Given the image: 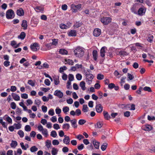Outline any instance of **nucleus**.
Returning <instances> with one entry per match:
<instances>
[{
	"label": "nucleus",
	"mask_w": 155,
	"mask_h": 155,
	"mask_svg": "<svg viewBox=\"0 0 155 155\" xmlns=\"http://www.w3.org/2000/svg\"><path fill=\"white\" fill-rule=\"evenodd\" d=\"M75 55L78 58H81L84 54V51L82 48L78 47L74 51Z\"/></svg>",
	"instance_id": "obj_1"
},
{
	"label": "nucleus",
	"mask_w": 155,
	"mask_h": 155,
	"mask_svg": "<svg viewBox=\"0 0 155 155\" xmlns=\"http://www.w3.org/2000/svg\"><path fill=\"white\" fill-rule=\"evenodd\" d=\"M6 16L8 19H12L14 18L15 14L13 11L11 9L8 10L6 12Z\"/></svg>",
	"instance_id": "obj_2"
},
{
	"label": "nucleus",
	"mask_w": 155,
	"mask_h": 155,
	"mask_svg": "<svg viewBox=\"0 0 155 155\" xmlns=\"http://www.w3.org/2000/svg\"><path fill=\"white\" fill-rule=\"evenodd\" d=\"M81 5L80 4L77 5H75L74 4H71V9L72 12H76L78 10H79L81 8Z\"/></svg>",
	"instance_id": "obj_3"
},
{
	"label": "nucleus",
	"mask_w": 155,
	"mask_h": 155,
	"mask_svg": "<svg viewBox=\"0 0 155 155\" xmlns=\"http://www.w3.org/2000/svg\"><path fill=\"white\" fill-rule=\"evenodd\" d=\"M111 21V19L109 17H103L101 19V21L104 25H107Z\"/></svg>",
	"instance_id": "obj_4"
},
{
	"label": "nucleus",
	"mask_w": 155,
	"mask_h": 155,
	"mask_svg": "<svg viewBox=\"0 0 155 155\" xmlns=\"http://www.w3.org/2000/svg\"><path fill=\"white\" fill-rule=\"evenodd\" d=\"M54 94L59 98H62L63 96V93L61 91L58 90L54 92Z\"/></svg>",
	"instance_id": "obj_5"
},
{
	"label": "nucleus",
	"mask_w": 155,
	"mask_h": 155,
	"mask_svg": "<svg viewBox=\"0 0 155 155\" xmlns=\"http://www.w3.org/2000/svg\"><path fill=\"white\" fill-rule=\"evenodd\" d=\"M146 10V8L144 7L140 8L138 10L137 15L140 16H142L144 15Z\"/></svg>",
	"instance_id": "obj_6"
},
{
	"label": "nucleus",
	"mask_w": 155,
	"mask_h": 155,
	"mask_svg": "<svg viewBox=\"0 0 155 155\" xmlns=\"http://www.w3.org/2000/svg\"><path fill=\"white\" fill-rule=\"evenodd\" d=\"M39 45L38 43L35 42L32 45H31L30 46V48L33 51H36L37 50V47H39Z\"/></svg>",
	"instance_id": "obj_7"
},
{
	"label": "nucleus",
	"mask_w": 155,
	"mask_h": 155,
	"mask_svg": "<svg viewBox=\"0 0 155 155\" xmlns=\"http://www.w3.org/2000/svg\"><path fill=\"white\" fill-rule=\"evenodd\" d=\"M101 33V30L98 28L95 29L93 32V35L95 36L98 37Z\"/></svg>",
	"instance_id": "obj_8"
},
{
	"label": "nucleus",
	"mask_w": 155,
	"mask_h": 155,
	"mask_svg": "<svg viewBox=\"0 0 155 155\" xmlns=\"http://www.w3.org/2000/svg\"><path fill=\"white\" fill-rule=\"evenodd\" d=\"M103 107L101 104H97L96 106L97 112L98 113H101L103 110Z\"/></svg>",
	"instance_id": "obj_9"
},
{
	"label": "nucleus",
	"mask_w": 155,
	"mask_h": 155,
	"mask_svg": "<svg viewBox=\"0 0 155 155\" xmlns=\"http://www.w3.org/2000/svg\"><path fill=\"white\" fill-rule=\"evenodd\" d=\"M70 122L71 123L72 126L74 128H76L77 127L78 125L77 124V120L75 119H74L73 120H71Z\"/></svg>",
	"instance_id": "obj_10"
},
{
	"label": "nucleus",
	"mask_w": 155,
	"mask_h": 155,
	"mask_svg": "<svg viewBox=\"0 0 155 155\" xmlns=\"http://www.w3.org/2000/svg\"><path fill=\"white\" fill-rule=\"evenodd\" d=\"M17 15L19 16H23L24 15V12L23 10L21 8L18 9L16 12Z\"/></svg>",
	"instance_id": "obj_11"
},
{
	"label": "nucleus",
	"mask_w": 155,
	"mask_h": 155,
	"mask_svg": "<svg viewBox=\"0 0 155 155\" xmlns=\"http://www.w3.org/2000/svg\"><path fill=\"white\" fill-rule=\"evenodd\" d=\"M68 35L70 37L75 36L76 35V31L75 30H71L68 33Z\"/></svg>",
	"instance_id": "obj_12"
},
{
	"label": "nucleus",
	"mask_w": 155,
	"mask_h": 155,
	"mask_svg": "<svg viewBox=\"0 0 155 155\" xmlns=\"http://www.w3.org/2000/svg\"><path fill=\"white\" fill-rule=\"evenodd\" d=\"M64 137L65 138L63 140V143L66 144H69L70 140L69 137L66 135H64Z\"/></svg>",
	"instance_id": "obj_13"
},
{
	"label": "nucleus",
	"mask_w": 155,
	"mask_h": 155,
	"mask_svg": "<svg viewBox=\"0 0 155 155\" xmlns=\"http://www.w3.org/2000/svg\"><path fill=\"white\" fill-rule=\"evenodd\" d=\"M38 23V21L36 19H32L31 21V25L32 27H36Z\"/></svg>",
	"instance_id": "obj_14"
},
{
	"label": "nucleus",
	"mask_w": 155,
	"mask_h": 155,
	"mask_svg": "<svg viewBox=\"0 0 155 155\" xmlns=\"http://www.w3.org/2000/svg\"><path fill=\"white\" fill-rule=\"evenodd\" d=\"M12 95L14 100L16 101H18L20 100V97L18 94L14 93H12Z\"/></svg>",
	"instance_id": "obj_15"
},
{
	"label": "nucleus",
	"mask_w": 155,
	"mask_h": 155,
	"mask_svg": "<svg viewBox=\"0 0 155 155\" xmlns=\"http://www.w3.org/2000/svg\"><path fill=\"white\" fill-rule=\"evenodd\" d=\"M106 48V47L104 46L102 47L100 51L101 56L102 57H104L105 56V49Z\"/></svg>",
	"instance_id": "obj_16"
},
{
	"label": "nucleus",
	"mask_w": 155,
	"mask_h": 155,
	"mask_svg": "<svg viewBox=\"0 0 155 155\" xmlns=\"http://www.w3.org/2000/svg\"><path fill=\"white\" fill-rule=\"evenodd\" d=\"M21 26L23 28V29L25 30L27 28V22L25 20H23L22 21V23Z\"/></svg>",
	"instance_id": "obj_17"
},
{
	"label": "nucleus",
	"mask_w": 155,
	"mask_h": 155,
	"mask_svg": "<svg viewBox=\"0 0 155 155\" xmlns=\"http://www.w3.org/2000/svg\"><path fill=\"white\" fill-rule=\"evenodd\" d=\"M152 129L153 127L149 124L145 125L144 127V130H145L150 131L152 130Z\"/></svg>",
	"instance_id": "obj_18"
},
{
	"label": "nucleus",
	"mask_w": 155,
	"mask_h": 155,
	"mask_svg": "<svg viewBox=\"0 0 155 155\" xmlns=\"http://www.w3.org/2000/svg\"><path fill=\"white\" fill-rule=\"evenodd\" d=\"M80 86L83 91H85L86 88L85 87V83L84 81H81L80 84Z\"/></svg>",
	"instance_id": "obj_19"
},
{
	"label": "nucleus",
	"mask_w": 155,
	"mask_h": 155,
	"mask_svg": "<svg viewBox=\"0 0 155 155\" xmlns=\"http://www.w3.org/2000/svg\"><path fill=\"white\" fill-rule=\"evenodd\" d=\"M54 82L55 85H58L59 84L60 81L58 76H56L54 78Z\"/></svg>",
	"instance_id": "obj_20"
},
{
	"label": "nucleus",
	"mask_w": 155,
	"mask_h": 155,
	"mask_svg": "<svg viewBox=\"0 0 155 155\" xmlns=\"http://www.w3.org/2000/svg\"><path fill=\"white\" fill-rule=\"evenodd\" d=\"M35 9L36 12H39L43 11L44 8L43 7L41 6H37L35 8Z\"/></svg>",
	"instance_id": "obj_21"
},
{
	"label": "nucleus",
	"mask_w": 155,
	"mask_h": 155,
	"mask_svg": "<svg viewBox=\"0 0 155 155\" xmlns=\"http://www.w3.org/2000/svg\"><path fill=\"white\" fill-rule=\"evenodd\" d=\"M104 118L107 120H109L110 118V116L107 111H104L103 112Z\"/></svg>",
	"instance_id": "obj_22"
},
{
	"label": "nucleus",
	"mask_w": 155,
	"mask_h": 155,
	"mask_svg": "<svg viewBox=\"0 0 155 155\" xmlns=\"http://www.w3.org/2000/svg\"><path fill=\"white\" fill-rule=\"evenodd\" d=\"M93 143L96 149H98L99 146V142L94 140L93 141Z\"/></svg>",
	"instance_id": "obj_23"
},
{
	"label": "nucleus",
	"mask_w": 155,
	"mask_h": 155,
	"mask_svg": "<svg viewBox=\"0 0 155 155\" xmlns=\"http://www.w3.org/2000/svg\"><path fill=\"white\" fill-rule=\"evenodd\" d=\"M70 126L69 124L66 123L64 124L62 126V128L67 131L70 128Z\"/></svg>",
	"instance_id": "obj_24"
},
{
	"label": "nucleus",
	"mask_w": 155,
	"mask_h": 155,
	"mask_svg": "<svg viewBox=\"0 0 155 155\" xmlns=\"http://www.w3.org/2000/svg\"><path fill=\"white\" fill-rule=\"evenodd\" d=\"M85 76L86 79H90L92 80L93 78V75L91 74H86Z\"/></svg>",
	"instance_id": "obj_25"
},
{
	"label": "nucleus",
	"mask_w": 155,
	"mask_h": 155,
	"mask_svg": "<svg viewBox=\"0 0 155 155\" xmlns=\"http://www.w3.org/2000/svg\"><path fill=\"white\" fill-rule=\"evenodd\" d=\"M60 54L62 55H66L68 54V51L64 49H61L59 51Z\"/></svg>",
	"instance_id": "obj_26"
},
{
	"label": "nucleus",
	"mask_w": 155,
	"mask_h": 155,
	"mask_svg": "<svg viewBox=\"0 0 155 155\" xmlns=\"http://www.w3.org/2000/svg\"><path fill=\"white\" fill-rule=\"evenodd\" d=\"M93 56L94 59L95 61H96L97 59V51L96 50H94L93 51Z\"/></svg>",
	"instance_id": "obj_27"
},
{
	"label": "nucleus",
	"mask_w": 155,
	"mask_h": 155,
	"mask_svg": "<svg viewBox=\"0 0 155 155\" xmlns=\"http://www.w3.org/2000/svg\"><path fill=\"white\" fill-rule=\"evenodd\" d=\"M17 142L16 141L12 140L10 144V145L12 147L15 148L17 145Z\"/></svg>",
	"instance_id": "obj_28"
},
{
	"label": "nucleus",
	"mask_w": 155,
	"mask_h": 155,
	"mask_svg": "<svg viewBox=\"0 0 155 155\" xmlns=\"http://www.w3.org/2000/svg\"><path fill=\"white\" fill-rule=\"evenodd\" d=\"M25 36V33L24 32H21L20 35L18 36V38L22 40H23L24 39Z\"/></svg>",
	"instance_id": "obj_29"
},
{
	"label": "nucleus",
	"mask_w": 155,
	"mask_h": 155,
	"mask_svg": "<svg viewBox=\"0 0 155 155\" xmlns=\"http://www.w3.org/2000/svg\"><path fill=\"white\" fill-rule=\"evenodd\" d=\"M153 36L152 35H149L147 39V41L151 43L153 41Z\"/></svg>",
	"instance_id": "obj_30"
},
{
	"label": "nucleus",
	"mask_w": 155,
	"mask_h": 155,
	"mask_svg": "<svg viewBox=\"0 0 155 155\" xmlns=\"http://www.w3.org/2000/svg\"><path fill=\"white\" fill-rule=\"evenodd\" d=\"M41 132L42 134L45 137H47L48 136V132L47 129H44Z\"/></svg>",
	"instance_id": "obj_31"
},
{
	"label": "nucleus",
	"mask_w": 155,
	"mask_h": 155,
	"mask_svg": "<svg viewBox=\"0 0 155 155\" xmlns=\"http://www.w3.org/2000/svg\"><path fill=\"white\" fill-rule=\"evenodd\" d=\"M69 108L68 107L65 106L63 107L62 110L64 113L65 114H67V113L69 111Z\"/></svg>",
	"instance_id": "obj_32"
},
{
	"label": "nucleus",
	"mask_w": 155,
	"mask_h": 155,
	"mask_svg": "<svg viewBox=\"0 0 155 155\" xmlns=\"http://www.w3.org/2000/svg\"><path fill=\"white\" fill-rule=\"evenodd\" d=\"M102 126V122H97L96 124L95 125V128H101Z\"/></svg>",
	"instance_id": "obj_33"
},
{
	"label": "nucleus",
	"mask_w": 155,
	"mask_h": 155,
	"mask_svg": "<svg viewBox=\"0 0 155 155\" xmlns=\"http://www.w3.org/2000/svg\"><path fill=\"white\" fill-rule=\"evenodd\" d=\"M118 54L121 56H125L128 55L126 52L124 51H121L119 52Z\"/></svg>",
	"instance_id": "obj_34"
},
{
	"label": "nucleus",
	"mask_w": 155,
	"mask_h": 155,
	"mask_svg": "<svg viewBox=\"0 0 155 155\" xmlns=\"http://www.w3.org/2000/svg\"><path fill=\"white\" fill-rule=\"evenodd\" d=\"M38 150V148L35 146H34L30 148V150L31 152H34Z\"/></svg>",
	"instance_id": "obj_35"
},
{
	"label": "nucleus",
	"mask_w": 155,
	"mask_h": 155,
	"mask_svg": "<svg viewBox=\"0 0 155 155\" xmlns=\"http://www.w3.org/2000/svg\"><path fill=\"white\" fill-rule=\"evenodd\" d=\"M107 146V144L106 143H104L101 146V148L102 151L105 150L106 149Z\"/></svg>",
	"instance_id": "obj_36"
},
{
	"label": "nucleus",
	"mask_w": 155,
	"mask_h": 155,
	"mask_svg": "<svg viewBox=\"0 0 155 155\" xmlns=\"http://www.w3.org/2000/svg\"><path fill=\"white\" fill-rule=\"evenodd\" d=\"M22 153V151L20 148H18L17 152L15 151V155H21Z\"/></svg>",
	"instance_id": "obj_37"
},
{
	"label": "nucleus",
	"mask_w": 155,
	"mask_h": 155,
	"mask_svg": "<svg viewBox=\"0 0 155 155\" xmlns=\"http://www.w3.org/2000/svg\"><path fill=\"white\" fill-rule=\"evenodd\" d=\"M104 75L101 74H98L97 76V78L99 80H101L104 78Z\"/></svg>",
	"instance_id": "obj_38"
},
{
	"label": "nucleus",
	"mask_w": 155,
	"mask_h": 155,
	"mask_svg": "<svg viewBox=\"0 0 155 155\" xmlns=\"http://www.w3.org/2000/svg\"><path fill=\"white\" fill-rule=\"evenodd\" d=\"M58 152L57 150L54 147H53L52 148L51 150V154L52 155H56Z\"/></svg>",
	"instance_id": "obj_39"
},
{
	"label": "nucleus",
	"mask_w": 155,
	"mask_h": 155,
	"mask_svg": "<svg viewBox=\"0 0 155 155\" xmlns=\"http://www.w3.org/2000/svg\"><path fill=\"white\" fill-rule=\"evenodd\" d=\"M14 126H15V128L16 129H18L21 128V125L19 123L15 124H14Z\"/></svg>",
	"instance_id": "obj_40"
},
{
	"label": "nucleus",
	"mask_w": 155,
	"mask_h": 155,
	"mask_svg": "<svg viewBox=\"0 0 155 155\" xmlns=\"http://www.w3.org/2000/svg\"><path fill=\"white\" fill-rule=\"evenodd\" d=\"M51 145V141L50 140H47L46 143V146L48 148H49Z\"/></svg>",
	"instance_id": "obj_41"
},
{
	"label": "nucleus",
	"mask_w": 155,
	"mask_h": 155,
	"mask_svg": "<svg viewBox=\"0 0 155 155\" xmlns=\"http://www.w3.org/2000/svg\"><path fill=\"white\" fill-rule=\"evenodd\" d=\"M51 136L53 137H56L57 134L56 131L55 130H52L51 133Z\"/></svg>",
	"instance_id": "obj_42"
},
{
	"label": "nucleus",
	"mask_w": 155,
	"mask_h": 155,
	"mask_svg": "<svg viewBox=\"0 0 155 155\" xmlns=\"http://www.w3.org/2000/svg\"><path fill=\"white\" fill-rule=\"evenodd\" d=\"M88 109L87 105H84L83 106L82 110L84 112H87Z\"/></svg>",
	"instance_id": "obj_43"
},
{
	"label": "nucleus",
	"mask_w": 155,
	"mask_h": 155,
	"mask_svg": "<svg viewBox=\"0 0 155 155\" xmlns=\"http://www.w3.org/2000/svg\"><path fill=\"white\" fill-rule=\"evenodd\" d=\"M16 113L17 114L19 115L21 114L22 113V110L21 109L18 107H17V109L16 110Z\"/></svg>",
	"instance_id": "obj_44"
},
{
	"label": "nucleus",
	"mask_w": 155,
	"mask_h": 155,
	"mask_svg": "<svg viewBox=\"0 0 155 155\" xmlns=\"http://www.w3.org/2000/svg\"><path fill=\"white\" fill-rule=\"evenodd\" d=\"M18 134L19 135L20 137L21 138L23 137L24 136V133L22 130H19Z\"/></svg>",
	"instance_id": "obj_45"
},
{
	"label": "nucleus",
	"mask_w": 155,
	"mask_h": 155,
	"mask_svg": "<svg viewBox=\"0 0 155 155\" xmlns=\"http://www.w3.org/2000/svg\"><path fill=\"white\" fill-rule=\"evenodd\" d=\"M28 83L32 87L34 86L35 84V83L31 80H28Z\"/></svg>",
	"instance_id": "obj_46"
},
{
	"label": "nucleus",
	"mask_w": 155,
	"mask_h": 155,
	"mask_svg": "<svg viewBox=\"0 0 155 155\" xmlns=\"http://www.w3.org/2000/svg\"><path fill=\"white\" fill-rule=\"evenodd\" d=\"M60 27L62 29H67L68 28L66 25L62 23L60 25Z\"/></svg>",
	"instance_id": "obj_47"
},
{
	"label": "nucleus",
	"mask_w": 155,
	"mask_h": 155,
	"mask_svg": "<svg viewBox=\"0 0 155 155\" xmlns=\"http://www.w3.org/2000/svg\"><path fill=\"white\" fill-rule=\"evenodd\" d=\"M67 68L65 66L61 67L60 68V72L62 73L64 72V70H66L67 69Z\"/></svg>",
	"instance_id": "obj_48"
},
{
	"label": "nucleus",
	"mask_w": 155,
	"mask_h": 155,
	"mask_svg": "<svg viewBox=\"0 0 155 155\" xmlns=\"http://www.w3.org/2000/svg\"><path fill=\"white\" fill-rule=\"evenodd\" d=\"M48 114L49 115L53 116L54 114V110L52 108L50 109L48 111Z\"/></svg>",
	"instance_id": "obj_49"
},
{
	"label": "nucleus",
	"mask_w": 155,
	"mask_h": 155,
	"mask_svg": "<svg viewBox=\"0 0 155 155\" xmlns=\"http://www.w3.org/2000/svg\"><path fill=\"white\" fill-rule=\"evenodd\" d=\"M86 122V121L84 119H80L78 123L80 125H82Z\"/></svg>",
	"instance_id": "obj_50"
},
{
	"label": "nucleus",
	"mask_w": 155,
	"mask_h": 155,
	"mask_svg": "<svg viewBox=\"0 0 155 155\" xmlns=\"http://www.w3.org/2000/svg\"><path fill=\"white\" fill-rule=\"evenodd\" d=\"M66 61L69 65H73L74 64L73 61L72 60L69 59L66 60Z\"/></svg>",
	"instance_id": "obj_51"
},
{
	"label": "nucleus",
	"mask_w": 155,
	"mask_h": 155,
	"mask_svg": "<svg viewBox=\"0 0 155 155\" xmlns=\"http://www.w3.org/2000/svg\"><path fill=\"white\" fill-rule=\"evenodd\" d=\"M143 89L144 91H147L149 92H151L152 91L150 87H145Z\"/></svg>",
	"instance_id": "obj_52"
},
{
	"label": "nucleus",
	"mask_w": 155,
	"mask_h": 155,
	"mask_svg": "<svg viewBox=\"0 0 155 155\" xmlns=\"http://www.w3.org/2000/svg\"><path fill=\"white\" fill-rule=\"evenodd\" d=\"M81 24L78 22H76L74 25V28H79L81 25Z\"/></svg>",
	"instance_id": "obj_53"
},
{
	"label": "nucleus",
	"mask_w": 155,
	"mask_h": 155,
	"mask_svg": "<svg viewBox=\"0 0 155 155\" xmlns=\"http://www.w3.org/2000/svg\"><path fill=\"white\" fill-rule=\"evenodd\" d=\"M25 129L26 131L28 132L30 131L31 130V128L29 125H26L25 127Z\"/></svg>",
	"instance_id": "obj_54"
},
{
	"label": "nucleus",
	"mask_w": 155,
	"mask_h": 155,
	"mask_svg": "<svg viewBox=\"0 0 155 155\" xmlns=\"http://www.w3.org/2000/svg\"><path fill=\"white\" fill-rule=\"evenodd\" d=\"M74 75L71 74H69L68 75V79L69 81H72L74 80Z\"/></svg>",
	"instance_id": "obj_55"
},
{
	"label": "nucleus",
	"mask_w": 155,
	"mask_h": 155,
	"mask_svg": "<svg viewBox=\"0 0 155 155\" xmlns=\"http://www.w3.org/2000/svg\"><path fill=\"white\" fill-rule=\"evenodd\" d=\"M82 75L80 74H78L76 75V78L78 81L81 80L82 79Z\"/></svg>",
	"instance_id": "obj_56"
},
{
	"label": "nucleus",
	"mask_w": 155,
	"mask_h": 155,
	"mask_svg": "<svg viewBox=\"0 0 155 155\" xmlns=\"http://www.w3.org/2000/svg\"><path fill=\"white\" fill-rule=\"evenodd\" d=\"M45 84L47 86H49L50 85L51 82L48 79H46L45 80Z\"/></svg>",
	"instance_id": "obj_57"
},
{
	"label": "nucleus",
	"mask_w": 155,
	"mask_h": 155,
	"mask_svg": "<svg viewBox=\"0 0 155 155\" xmlns=\"http://www.w3.org/2000/svg\"><path fill=\"white\" fill-rule=\"evenodd\" d=\"M11 107L13 109H15L16 107V104L14 102H12L11 104Z\"/></svg>",
	"instance_id": "obj_58"
},
{
	"label": "nucleus",
	"mask_w": 155,
	"mask_h": 155,
	"mask_svg": "<svg viewBox=\"0 0 155 155\" xmlns=\"http://www.w3.org/2000/svg\"><path fill=\"white\" fill-rule=\"evenodd\" d=\"M52 144L54 145H58L59 144V142L57 140H54L52 142Z\"/></svg>",
	"instance_id": "obj_59"
},
{
	"label": "nucleus",
	"mask_w": 155,
	"mask_h": 155,
	"mask_svg": "<svg viewBox=\"0 0 155 155\" xmlns=\"http://www.w3.org/2000/svg\"><path fill=\"white\" fill-rule=\"evenodd\" d=\"M61 110L58 107H57L55 109V112L57 114H59L61 112Z\"/></svg>",
	"instance_id": "obj_60"
},
{
	"label": "nucleus",
	"mask_w": 155,
	"mask_h": 155,
	"mask_svg": "<svg viewBox=\"0 0 155 155\" xmlns=\"http://www.w3.org/2000/svg\"><path fill=\"white\" fill-rule=\"evenodd\" d=\"M76 115L77 116H79L81 114V111L80 109H77L75 111Z\"/></svg>",
	"instance_id": "obj_61"
},
{
	"label": "nucleus",
	"mask_w": 155,
	"mask_h": 155,
	"mask_svg": "<svg viewBox=\"0 0 155 155\" xmlns=\"http://www.w3.org/2000/svg\"><path fill=\"white\" fill-rule=\"evenodd\" d=\"M127 77L130 80H131L134 78V76L129 73H127Z\"/></svg>",
	"instance_id": "obj_62"
},
{
	"label": "nucleus",
	"mask_w": 155,
	"mask_h": 155,
	"mask_svg": "<svg viewBox=\"0 0 155 155\" xmlns=\"http://www.w3.org/2000/svg\"><path fill=\"white\" fill-rule=\"evenodd\" d=\"M42 111L44 113H45L47 111V107L43 105L41 106Z\"/></svg>",
	"instance_id": "obj_63"
},
{
	"label": "nucleus",
	"mask_w": 155,
	"mask_h": 155,
	"mask_svg": "<svg viewBox=\"0 0 155 155\" xmlns=\"http://www.w3.org/2000/svg\"><path fill=\"white\" fill-rule=\"evenodd\" d=\"M41 101L38 99H37L35 100V103L38 106H39V105L41 104Z\"/></svg>",
	"instance_id": "obj_64"
}]
</instances>
